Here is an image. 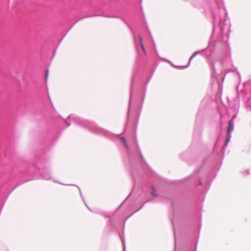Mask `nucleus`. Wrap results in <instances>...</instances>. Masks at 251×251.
Wrapping results in <instances>:
<instances>
[{
  "mask_svg": "<svg viewBox=\"0 0 251 251\" xmlns=\"http://www.w3.org/2000/svg\"><path fill=\"white\" fill-rule=\"evenodd\" d=\"M142 50H143L144 52L145 53L146 52H145V48L144 47V46H143V44H141V45H140Z\"/></svg>",
  "mask_w": 251,
  "mask_h": 251,
  "instance_id": "423d86ee",
  "label": "nucleus"
},
{
  "mask_svg": "<svg viewBox=\"0 0 251 251\" xmlns=\"http://www.w3.org/2000/svg\"><path fill=\"white\" fill-rule=\"evenodd\" d=\"M230 137H231L230 136H228L227 137V138H226V140L225 146H226L227 145V144L230 141Z\"/></svg>",
  "mask_w": 251,
  "mask_h": 251,
  "instance_id": "f03ea898",
  "label": "nucleus"
},
{
  "mask_svg": "<svg viewBox=\"0 0 251 251\" xmlns=\"http://www.w3.org/2000/svg\"><path fill=\"white\" fill-rule=\"evenodd\" d=\"M151 195L153 196V197H156L157 196V195L156 194H155V192H154V191L151 192Z\"/></svg>",
  "mask_w": 251,
  "mask_h": 251,
  "instance_id": "0eeeda50",
  "label": "nucleus"
},
{
  "mask_svg": "<svg viewBox=\"0 0 251 251\" xmlns=\"http://www.w3.org/2000/svg\"><path fill=\"white\" fill-rule=\"evenodd\" d=\"M232 130V125L231 121H229L228 123V128L227 129V133L229 134L230 130Z\"/></svg>",
  "mask_w": 251,
  "mask_h": 251,
  "instance_id": "f257e3e1",
  "label": "nucleus"
},
{
  "mask_svg": "<svg viewBox=\"0 0 251 251\" xmlns=\"http://www.w3.org/2000/svg\"><path fill=\"white\" fill-rule=\"evenodd\" d=\"M198 53V52H194L192 55V56L190 57V59H189V62H190L191 60L192 59V58L195 56L196 54H197Z\"/></svg>",
  "mask_w": 251,
  "mask_h": 251,
  "instance_id": "7ed1b4c3",
  "label": "nucleus"
},
{
  "mask_svg": "<svg viewBox=\"0 0 251 251\" xmlns=\"http://www.w3.org/2000/svg\"><path fill=\"white\" fill-rule=\"evenodd\" d=\"M121 140L123 141L126 147L127 148L125 139L123 137H122Z\"/></svg>",
  "mask_w": 251,
  "mask_h": 251,
  "instance_id": "39448f33",
  "label": "nucleus"
},
{
  "mask_svg": "<svg viewBox=\"0 0 251 251\" xmlns=\"http://www.w3.org/2000/svg\"><path fill=\"white\" fill-rule=\"evenodd\" d=\"M139 40L140 44V45H141V44H143V43H142V39L141 38V37H139Z\"/></svg>",
  "mask_w": 251,
  "mask_h": 251,
  "instance_id": "6e6552de",
  "label": "nucleus"
},
{
  "mask_svg": "<svg viewBox=\"0 0 251 251\" xmlns=\"http://www.w3.org/2000/svg\"><path fill=\"white\" fill-rule=\"evenodd\" d=\"M48 75H49V71L48 70H47L46 71V74H45V78H46V80H47L48 79Z\"/></svg>",
  "mask_w": 251,
  "mask_h": 251,
  "instance_id": "20e7f679",
  "label": "nucleus"
}]
</instances>
